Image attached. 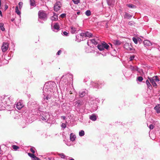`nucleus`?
Listing matches in <instances>:
<instances>
[{
  "instance_id": "1",
  "label": "nucleus",
  "mask_w": 160,
  "mask_h": 160,
  "mask_svg": "<svg viewBox=\"0 0 160 160\" xmlns=\"http://www.w3.org/2000/svg\"><path fill=\"white\" fill-rule=\"evenodd\" d=\"M56 87V85L54 82H49L44 84L43 89V99L46 100V103L51 98L54 89Z\"/></svg>"
},
{
  "instance_id": "32",
  "label": "nucleus",
  "mask_w": 160,
  "mask_h": 160,
  "mask_svg": "<svg viewBox=\"0 0 160 160\" xmlns=\"http://www.w3.org/2000/svg\"><path fill=\"white\" fill-rule=\"evenodd\" d=\"M86 15L88 16H89L91 15V12L90 10H88L85 12Z\"/></svg>"
},
{
  "instance_id": "50",
  "label": "nucleus",
  "mask_w": 160,
  "mask_h": 160,
  "mask_svg": "<svg viewBox=\"0 0 160 160\" xmlns=\"http://www.w3.org/2000/svg\"><path fill=\"white\" fill-rule=\"evenodd\" d=\"M28 154L29 155V156L30 157L32 158V157L34 155L33 154V153L31 154L30 153H28Z\"/></svg>"
},
{
  "instance_id": "35",
  "label": "nucleus",
  "mask_w": 160,
  "mask_h": 160,
  "mask_svg": "<svg viewBox=\"0 0 160 160\" xmlns=\"http://www.w3.org/2000/svg\"><path fill=\"white\" fill-rule=\"evenodd\" d=\"M152 79H153L154 81H155L156 82L159 81V80L158 78V76H157L153 77L152 78Z\"/></svg>"
},
{
  "instance_id": "4",
  "label": "nucleus",
  "mask_w": 160,
  "mask_h": 160,
  "mask_svg": "<svg viewBox=\"0 0 160 160\" xmlns=\"http://www.w3.org/2000/svg\"><path fill=\"white\" fill-rule=\"evenodd\" d=\"M38 17L39 19L43 21H46L47 19V15L45 11H39L38 13Z\"/></svg>"
},
{
  "instance_id": "39",
  "label": "nucleus",
  "mask_w": 160,
  "mask_h": 160,
  "mask_svg": "<svg viewBox=\"0 0 160 160\" xmlns=\"http://www.w3.org/2000/svg\"><path fill=\"white\" fill-rule=\"evenodd\" d=\"M132 40L135 44H137L138 43V41L137 39L135 37H133L132 38Z\"/></svg>"
},
{
  "instance_id": "10",
  "label": "nucleus",
  "mask_w": 160,
  "mask_h": 160,
  "mask_svg": "<svg viewBox=\"0 0 160 160\" xmlns=\"http://www.w3.org/2000/svg\"><path fill=\"white\" fill-rule=\"evenodd\" d=\"M143 44L145 47L150 46L152 45V43L148 40H145L143 42Z\"/></svg>"
},
{
  "instance_id": "54",
  "label": "nucleus",
  "mask_w": 160,
  "mask_h": 160,
  "mask_svg": "<svg viewBox=\"0 0 160 160\" xmlns=\"http://www.w3.org/2000/svg\"><path fill=\"white\" fill-rule=\"evenodd\" d=\"M61 50H59L57 53V54L59 55L61 53Z\"/></svg>"
},
{
  "instance_id": "23",
  "label": "nucleus",
  "mask_w": 160,
  "mask_h": 160,
  "mask_svg": "<svg viewBox=\"0 0 160 160\" xmlns=\"http://www.w3.org/2000/svg\"><path fill=\"white\" fill-rule=\"evenodd\" d=\"M51 19L52 20H57L58 19L57 15L55 13H54L53 16L51 17Z\"/></svg>"
},
{
  "instance_id": "60",
  "label": "nucleus",
  "mask_w": 160,
  "mask_h": 160,
  "mask_svg": "<svg viewBox=\"0 0 160 160\" xmlns=\"http://www.w3.org/2000/svg\"><path fill=\"white\" fill-rule=\"evenodd\" d=\"M1 0H0V8L1 7Z\"/></svg>"
},
{
  "instance_id": "25",
  "label": "nucleus",
  "mask_w": 160,
  "mask_h": 160,
  "mask_svg": "<svg viewBox=\"0 0 160 160\" xmlns=\"http://www.w3.org/2000/svg\"><path fill=\"white\" fill-rule=\"evenodd\" d=\"M15 12L17 14L20 16L21 14V12L20 11H19L18 6H16L15 8Z\"/></svg>"
},
{
  "instance_id": "18",
  "label": "nucleus",
  "mask_w": 160,
  "mask_h": 160,
  "mask_svg": "<svg viewBox=\"0 0 160 160\" xmlns=\"http://www.w3.org/2000/svg\"><path fill=\"white\" fill-rule=\"evenodd\" d=\"M129 68L132 70V71H138V67L136 66H133L132 65H130L129 67Z\"/></svg>"
},
{
  "instance_id": "63",
  "label": "nucleus",
  "mask_w": 160,
  "mask_h": 160,
  "mask_svg": "<svg viewBox=\"0 0 160 160\" xmlns=\"http://www.w3.org/2000/svg\"><path fill=\"white\" fill-rule=\"evenodd\" d=\"M40 22H41V23H43V22H42V21H40Z\"/></svg>"
},
{
  "instance_id": "30",
  "label": "nucleus",
  "mask_w": 160,
  "mask_h": 160,
  "mask_svg": "<svg viewBox=\"0 0 160 160\" xmlns=\"http://www.w3.org/2000/svg\"><path fill=\"white\" fill-rule=\"evenodd\" d=\"M113 42L115 45H119L121 43V42L118 40H114Z\"/></svg>"
},
{
  "instance_id": "28",
  "label": "nucleus",
  "mask_w": 160,
  "mask_h": 160,
  "mask_svg": "<svg viewBox=\"0 0 160 160\" xmlns=\"http://www.w3.org/2000/svg\"><path fill=\"white\" fill-rule=\"evenodd\" d=\"M90 40L91 41V43L92 44L96 45L98 44L97 42L95 39H90Z\"/></svg>"
},
{
  "instance_id": "49",
  "label": "nucleus",
  "mask_w": 160,
  "mask_h": 160,
  "mask_svg": "<svg viewBox=\"0 0 160 160\" xmlns=\"http://www.w3.org/2000/svg\"><path fill=\"white\" fill-rule=\"evenodd\" d=\"M63 35L65 36H68V33L64 31L63 32Z\"/></svg>"
},
{
  "instance_id": "40",
  "label": "nucleus",
  "mask_w": 160,
  "mask_h": 160,
  "mask_svg": "<svg viewBox=\"0 0 160 160\" xmlns=\"http://www.w3.org/2000/svg\"><path fill=\"white\" fill-rule=\"evenodd\" d=\"M59 155L62 158H65V156L64 155V153H60V154H59Z\"/></svg>"
},
{
  "instance_id": "44",
  "label": "nucleus",
  "mask_w": 160,
  "mask_h": 160,
  "mask_svg": "<svg viewBox=\"0 0 160 160\" xmlns=\"http://www.w3.org/2000/svg\"><path fill=\"white\" fill-rule=\"evenodd\" d=\"M135 23L134 22L132 21H130L128 22V25L130 26H132L134 25Z\"/></svg>"
},
{
  "instance_id": "64",
  "label": "nucleus",
  "mask_w": 160,
  "mask_h": 160,
  "mask_svg": "<svg viewBox=\"0 0 160 160\" xmlns=\"http://www.w3.org/2000/svg\"><path fill=\"white\" fill-rule=\"evenodd\" d=\"M70 160H74L73 158H71L70 159Z\"/></svg>"
},
{
  "instance_id": "43",
  "label": "nucleus",
  "mask_w": 160,
  "mask_h": 160,
  "mask_svg": "<svg viewBox=\"0 0 160 160\" xmlns=\"http://www.w3.org/2000/svg\"><path fill=\"white\" fill-rule=\"evenodd\" d=\"M137 79L138 81L141 82L143 80V78L142 77L140 76L138 77Z\"/></svg>"
},
{
  "instance_id": "57",
  "label": "nucleus",
  "mask_w": 160,
  "mask_h": 160,
  "mask_svg": "<svg viewBox=\"0 0 160 160\" xmlns=\"http://www.w3.org/2000/svg\"><path fill=\"white\" fill-rule=\"evenodd\" d=\"M77 13L78 15H79L81 13V12L80 11H78L77 12Z\"/></svg>"
},
{
  "instance_id": "19",
  "label": "nucleus",
  "mask_w": 160,
  "mask_h": 160,
  "mask_svg": "<svg viewBox=\"0 0 160 160\" xmlns=\"http://www.w3.org/2000/svg\"><path fill=\"white\" fill-rule=\"evenodd\" d=\"M103 42H102L101 44H98V49L100 51H102L104 50L103 46Z\"/></svg>"
},
{
  "instance_id": "58",
  "label": "nucleus",
  "mask_w": 160,
  "mask_h": 160,
  "mask_svg": "<svg viewBox=\"0 0 160 160\" xmlns=\"http://www.w3.org/2000/svg\"><path fill=\"white\" fill-rule=\"evenodd\" d=\"M0 16L1 17L2 16V12L1 11V10H0Z\"/></svg>"
},
{
  "instance_id": "48",
  "label": "nucleus",
  "mask_w": 160,
  "mask_h": 160,
  "mask_svg": "<svg viewBox=\"0 0 160 160\" xmlns=\"http://www.w3.org/2000/svg\"><path fill=\"white\" fill-rule=\"evenodd\" d=\"M66 16V14L65 13H63L60 15L61 17L62 18H64Z\"/></svg>"
},
{
  "instance_id": "36",
  "label": "nucleus",
  "mask_w": 160,
  "mask_h": 160,
  "mask_svg": "<svg viewBox=\"0 0 160 160\" xmlns=\"http://www.w3.org/2000/svg\"><path fill=\"white\" fill-rule=\"evenodd\" d=\"M84 135V131L82 130L79 132V135L81 137L83 136Z\"/></svg>"
},
{
  "instance_id": "53",
  "label": "nucleus",
  "mask_w": 160,
  "mask_h": 160,
  "mask_svg": "<svg viewBox=\"0 0 160 160\" xmlns=\"http://www.w3.org/2000/svg\"><path fill=\"white\" fill-rule=\"evenodd\" d=\"M134 58V56H132L130 58H129L130 61H132V60H133V59Z\"/></svg>"
},
{
  "instance_id": "17",
  "label": "nucleus",
  "mask_w": 160,
  "mask_h": 160,
  "mask_svg": "<svg viewBox=\"0 0 160 160\" xmlns=\"http://www.w3.org/2000/svg\"><path fill=\"white\" fill-rule=\"evenodd\" d=\"M91 84L95 88H99L100 85L98 84V83L93 82H91Z\"/></svg>"
},
{
  "instance_id": "38",
  "label": "nucleus",
  "mask_w": 160,
  "mask_h": 160,
  "mask_svg": "<svg viewBox=\"0 0 160 160\" xmlns=\"http://www.w3.org/2000/svg\"><path fill=\"white\" fill-rule=\"evenodd\" d=\"M35 149L34 148L32 147L30 149V151L32 153L34 154L35 152Z\"/></svg>"
},
{
  "instance_id": "21",
  "label": "nucleus",
  "mask_w": 160,
  "mask_h": 160,
  "mask_svg": "<svg viewBox=\"0 0 160 160\" xmlns=\"http://www.w3.org/2000/svg\"><path fill=\"white\" fill-rule=\"evenodd\" d=\"M76 137L75 135H74L72 133H71L70 134V139L71 141H73L75 139Z\"/></svg>"
},
{
  "instance_id": "59",
  "label": "nucleus",
  "mask_w": 160,
  "mask_h": 160,
  "mask_svg": "<svg viewBox=\"0 0 160 160\" xmlns=\"http://www.w3.org/2000/svg\"><path fill=\"white\" fill-rule=\"evenodd\" d=\"M14 20V18H12L11 19V21H12V22H13Z\"/></svg>"
},
{
  "instance_id": "42",
  "label": "nucleus",
  "mask_w": 160,
  "mask_h": 160,
  "mask_svg": "<svg viewBox=\"0 0 160 160\" xmlns=\"http://www.w3.org/2000/svg\"><path fill=\"white\" fill-rule=\"evenodd\" d=\"M12 148L13 149L17 150V149L19 148V147L16 145H13L12 146Z\"/></svg>"
},
{
  "instance_id": "33",
  "label": "nucleus",
  "mask_w": 160,
  "mask_h": 160,
  "mask_svg": "<svg viewBox=\"0 0 160 160\" xmlns=\"http://www.w3.org/2000/svg\"><path fill=\"white\" fill-rule=\"evenodd\" d=\"M146 83L147 84L148 88H149V89H150V88H152V86L149 81L148 80H146Z\"/></svg>"
},
{
  "instance_id": "29",
  "label": "nucleus",
  "mask_w": 160,
  "mask_h": 160,
  "mask_svg": "<svg viewBox=\"0 0 160 160\" xmlns=\"http://www.w3.org/2000/svg\"><path fill=\"white\" fill-rule=\"evenodd\" d=\"M3 26L4 24L3 23H0V28L1 30L3 31L5 30V28H4Z\"/></svg>"
},
{
  "instance_id": "37",
  "label": "nucleus",
  "mask_w": 160,
  "mask_h": 160,
  "mask_svg": "<svg viewBox=\"0 0 160 160\" xmlns=\"http://www.w3.org/2000/svg\"><path fill=\"white\" fill-rule=\"evenodd\" d=\"M75 4H78L80 2V0H72Z\"/></svg>"
},
{
  "instance_id": "45",
  "label": "nucleus",
  "mask_w": 160,
  "mask_h": 160,
  "mask_svg": "<svg viewBox=\"0 0 160 160\" xmlns=\"http://www.w3.org/2000/svg\"><path fill=\"white\" fill-rule=\"evenodd\" d=\"M18 5L20 9L22 7L23 5V2H20L18 3Z\"/></svg>"
},
{
  "instance_id": "7",
  "label": "nucleus",
  "mask_w": 160,
  "mask_h": 160,
  "mask_svg": "<svg viewBox=\"0 0 160 160\" xmlns=\"http://www.w3.org/2000/svg\"><path fill=\"white\" fill-rule=\"evenodd\" d=\"M8 44L7 42H3L1 47V49L3 52H5L8 50Z\"/></svg>"
},
{
  "instance_id": "62",
  "label": "nucleus",
  "mask_w": 160,
  "mask_h": 160,
  "mask_svg": "<svg viewBox=\"0 0 160 160\" xmlns=\"http://www.w3.org/2000/svg\"><path fill=\"white\" fill-rule=\"evenodd\" d=\"M70 94H72V92L71 91H70Z\"/></svg>"
},
{
  "instance_id": "3",
  "label": "nucleus",
  "mask_w": 160,
  "mask_h": 160,
  "mask_svg": "<svg viewBox=\"0 0 160 160\" xmlns=\"http://www.w3.org/2000/svg\"><path fill=\"white\" fill-rule=\"evenodd\" d=\"M72 75L70 73H67L62 76L60 80V82L63 84H66L68 80H72Z\"/></svg>"
},
{
  "instance_id": "8",
  "label": "nucleus",
  "mask_w": 160,
  "mask_h": 160,
  "mask_svg": "<svg viewBox=\"0 0 160 160\" xmlns=\"http://www.w3.org/2000/svg\"><path fill=\"white\" fill-rule=\"evenodd\" d=\"M88 93L86 89L83 90L79 92V96L81 97H84L86 94Z\"/></svg>"
},
{
  "instance_id": "46",
  "label": "nucleus",
  "mask_w": 160,
  "mask_h": 160,
  "mask_svg": "<svg viewBox=\"0 0 160 160\" xmlns=\"http://www.w3.org/2000/svg\"><path fill=\"white\" fill-rule=\"evenodd\" d=\"M87 43L88 46H90V47H92V46H90V45L91 44V41L90 39L88 40Z\"/></svg>"
},
{
  "instance_id": "12",
  "label": "nucleus",
  "mask_w": 160,
  "mask_h": 160,
  "mask_svg": "<svg viewBox=\"0 0 160 160\" xmlns=\"http://www.w3.org/2000/svg\"><path fill=\"white\" fill-rule=\"evenodd\" d=\"M59 29V26L58 23H55L53 27V30L55 32H57Z\"/></svg>"
},
{
  "instance_id": "27",
  "label": "nucleus",
  "mask_w": 160,
  "mask_h": 160,
  "mask_svg": "<svg viewBox=\"0 0 160 160\" xmlns=\"http://www.w3.org/2000/svg\"><path fill=\"white\" fill-rule=\"evenodd\" d=\"M86 37H88L89 38L92 37V34L91 33H90L88 32H86Z\"/></svg>"
},
{
  "instance_id": "51",
  "label": "nucleus",
  "mask_w": 160,
  "mask_h": 160,
  "mask_svg": "<svg viewBox=\"0 0 160 160\" xmlns=\"http://www.w3.org/2000/svg\"><path fill=\"white\" fill-rule=\"evenodd\" d=\"M149 128L150 129H152L154 128V126L152 124H151L149 125Z\"/></svg>"
},
{
  "instance_id": "22",
  "label": "nucleus",
  "mask_w": 160,
  "mask_h": 160,
  "mask_svg": "<svg viewBox=\"0 0 160 160\" xmlns=\"http://www.w3.org/2000/svg\"><path fill=\"white\" fill-rule=\"evenodd\" d=\"M132 15H130L129 13H126L124 16V17L125 18L130 19L132 17Z\"/></svg>"
},
{
  "instance_id": "24",
  "label": "nucleus",
  "mask_w": 160,
  "mask_h": 160,
  "mask_svg": "<svg viewBox=\"0 0 160 160\" xmlns=\"http://www.w3.org/2000/svg\"><path fill=\"white\" fill-rule=\"evenodd\" d=\"M103 49H108L109 47V46L105 42H103Z\"/></svg>"
},
{
  "instance_id": "61",
  "label": "nucleus",
  "mask_w": 160,
  "mask_h": 160,
  "mask_svg": "<svg viewBox=\"0 0 160 160\" xmlns=\"http://www.w3.org/2000/svg\"><path fill=\"white\" fill-rule=\"evenodd\" d=\"M5 8L6 9H7L8 8V6H6L5 7Z\"/></svg>"
},
{
  "instance_id": "9",
  "label": "nucleus",
  "mask_w": 160,
  "mask_h": 160,
  "mask_svg": "<svg viewBox=\"0 0 160 160\" xmlns=\"http://www.w3.org/2000/svg\"><path fill=\"white\" fill-rule=\"evenodd\" d=\"M23 106L24 105L21 101H19L16 104V107L19 110L21 109Z\"/></svg>"
},
{
  "instance_id": "56",
  "label": "nucleus",
  "mask_w": 160,
  "mask_h": 160,
  "mask_svg": "<svg viewBox=\"0 0 160 160\" xmlns=\"http://www.w3.org/2000/svg\"><path fill=\"white\" fill-rule=\"evenodd\" d=\"M86 51L88 53L91 52V51H89L88 50H87V49L86 50Z\"/></svg>"
},
{
  "instance_id": "31",
  "label": "nucleus",
  "mask_w": 160,
  "mask_h": 160,
  "mask_svg": "<svg viewBox=\"0 0 160 160\" xmlns=\"http://www.w3.org/2000/svg\"><path fill=\"white\" fill-rule=\"evenodd\" d=\"M129 46V44L128 43H126L124 45V48L128 50H131V48L130 47L128 48V46Z\"/></svg>"
},
{
  "instance_id": "14",
  "label": "nucleus",
  "mask_w": 160,
  "mask_h": 160,
  "mask_svg": "<svg viewBox=\"0 0 160 160\" xmlns=\"http://www.w3.org/2000/svg\"><path fill=\"white\" fill-rule=\"evenodd\" d=\"M107 1L108 5L112 6L114 5L115 0H107Z\"/></svg>"
},
{
  "instance_id": "5",
  "label": "nucleus",
  "mask_w": 160,
  "mask_h": 160,
  "mask_svg": "<svg viewBox=\"0 0 160 160\" xmlns=\"http://www.w3.org/2000/svg\"><path fill=\"white\" fill-rule=\"evenodd\" d=\"M61 4L60 2H57L54 7V11L56 12L59 11L61 7Z\"/></svg>"
},
{
  "instance_id": "13",
  "label": "nucleus",
  "mask_w": 160,
  "mask_h": 160,
  "mask_svg": "<svg viewBox=\"0 0 160 160\" xmlns=\"http://www.w3.org/2000/svg\"><path fill=\"white\" fill-rule=\"evenodd\" d=\"M3 103L4 104L2 100V98L0 97V110H2L4 109L5 106H3Z\"/></svg>"
},
{
  "instance_id": "47",
  "label": "nucleus",
  "mask_w": 160,
  "mask_h": 160,
  "mask_svg": "<svg viewBox=\"0 0 160 160\" xmlns=\"http://www.w3.org/2000/svg\"><path fill=\"white\" fill-rule=\"evenodd\" d=\"M86 32L85 33H81L80 34V35L81 37H86Z\"/></svg>"
},
{
  "instance_id": "16",
  "label": "nucleus",
  "mask_w": 160,
  "mask_h": 160,
  "mask_svg": "<svg viewBox=\"0 0 160 160\" xmlns=\"http://www.w3.org/2000/svg\"><path fill=\"white\" fill-rule=\"evenodd\" d=\"M90 119L93 121H95L96 120L97 117L95 114H93L89 116Z\"/></svg>"
},
{
  "instance_id": "34",
  "label": "nucleus",
  "mask_w": 160,
  "mask_h": 160,
  "mask_svg": "<svg viewBox=\"0 0 160 160\" xmlns=\"http://www.w3.org/2000/svg\"><path fill=\"white\" fill-rule=\"evenodd\" d=\"M127 6L130 8H136L135 6L134 5L132 4H128L127 5Z\"/></svg>"
},
{
  "instance_id": "20",
  "label": "nucleus",
  "mask_w": 160,
  "mask_h": 160,
  "mask_svg": "<svg viewBox=\"0 0 160 160\" xmlns=\"http://www.w3.org/2000/svg\"><path fill=\"white\" fill-rule=\"evenodd\" d=\"M154 109L158 113H160V105H159L156 106Z\"/></svg>"
},
{
  "instance_id": "15",
  "label": "nucleus",
  "mask_w": 160,
  "mask_h": 160,
  "mask_svg": "<svg viewBox=\"0 0 160 160\" xmlns=\"http://www.w3.org/2000/svg\"><path fill=\"white\" fill-rule=\"evenodd\" d=\"M148 79L149 80L151 83L152 84L154 87H156L157 86V84L155 82V81H154L153 79H152V78H148Z\"/></svg>"
},
{
  "instance_id": "41",
  "label": "nucleus",
  "mask_w": 160,
  "mask_h": 160,
  "mask_svg": "<svg viewBox=\"0 0 160 160\" xmlns=\"http://www.w3.org/2000/svg\"><path fill=\"white\" fill-rule=\"evenodd\" d=\"M32 160H39L38 158L35 156V155L32 157Z\"/></svg>"
},
{
  "instance_id": "6",
  "label": "nucleus",
  "mask_w": 160,
  "mask_h": 160,
  "mask_svg": "<svg viewBox=\"0 0 160 160\" xmlns=\"http://www.w3.org/2000/svg\"><path fill=\"white\" fill-rule=\"evenodd\" d=\"M11 97H8L6 96L4 97L3 99L2 98V100L4 103H5V104L8 105H9V103H11Z\"/></svg>"
},
{
  "instance_id": "52",
  "label": "nucleus",
  "mask_w": 160,
  "mask_h": 160,
  "mask_svg": "<svg viewBox=\"0 0 160 160\" xmlns=\"http://www.w3.org/2000/svg\"><path fill=\"white\" fill-rule=\"evenodd\" d=\"M61 127L62 128H65L66 127V125L64 123H62L61 125Z\"/></svg>"
},
{
  "instance_id": "2",
  "label": "nucleus",
  "mask_w": 160,
  "mask_h": 160,
  "mask_svg": "<svg viewBox=\"0 0 160 160\" xmlns=\"http://www.w3.org/2000/svg\"><path fill=\"white\" fill-rule=\"evenodd\" d=\"M52 116L48 113L41 112L40 113L39 119L42 122L50 123L51 121H52Z\"/></svg>"
},
{
  "instance_id": "26",
  "label": "nucleus",
  "mask_w": 160,
  "mask_h": 160,
  "mask_svg": "<svg viewBox=\"0 0 160 160\" xmlns=\"http://www.w3.org/2000/svg\"><path fill=\"white\" fill-rule=\"evenodd\" d=\"M31 6H35L36 5L34 0H30Z\"/></svg>"
},
{
  "instance_id": "11",
  "label": "nucleus",
  "mask_w": 160,
  "mask_h": 160,
  "mask_svg": "<svg viewBox=\"0 0 160 160\" xmlns=\"http://www.w3.org/2000/svg\"><path fill=\"white\" fill-rule=\"evenodd\" d=\"M70 30L72 34L75 33L77 31V28L73 26H71L70 27Z\"/></svg>"
},
{
  "instance_id": "55",
  "label": "nucleus",
  "mask_w": 160,
  "mask_h": 160,
  "mask_svg": "<svg viewBox=\"0 0 160 160\" xmlns=\"http://www.w3.org/2000/svg\"><path fill=\"white\" fill-rule=\"evenodd\" d=\"M61 118L63 120H65L66 118V117L64 116H62L61 117Z\"/></svg>"
}]
</instances>
